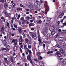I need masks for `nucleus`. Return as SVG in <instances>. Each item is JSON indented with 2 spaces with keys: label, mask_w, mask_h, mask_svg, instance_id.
Segmentation results:
<instances>
[{
  "label": "nucleus",
  "mask_w": 66,
  "mask_h": 66,
  "mask_svg": "<svg viewBox=\"0 0 66 66\" xmlns=\"http://www.w3.org/2000/svg\"><path fill=\"white\" fill-rule=\"evenodd\" d=\"M57 24L58 25H60V21H58L57 22Z\"/></svg>",
  "instance_id": "obj_50"
},
{
  "label": "nucleus",
  "mask_w": 66,
  "mask_h": 66,
  "mask_svg": "<svg viewBox=\"0 0 66 66\" xmlns=\"http://www.w3.org/2000/svg\"><path fill=\"white\" fill-rule=\"evenodd\" d=\"M32 26V23H30L29 24V27H31Z\"/></svg>",
  "instance_id": "obj_52"
},
{
  "label": "nucleus",
  "mask_w": 66,
  "mask_h": 66,
  "mask_svg": "<svg viewBox=\"0 0 66 66\" xmlns=\"http://www.w3.org/2000/svg\"><path fill=\"white\" fill-rule=\"evenodd\" d=\"M20 51L21 53H22V50L21 49V48H20Z\"/></svg>",
  "instance_id": "obj_63"
},
{
  "label": "nucleus",
  "mask_w": 66,
  "mask_h": 66,
  "mask_svg": "<svg viewBox=\"0 0 66 66\" xmlns=\"http://www.w3.org/2000/svg\"><path fill=\"white\" fill-rule=\"evenodd\" d=\"M22 35L23 36V38H24L25 37H26V36H25V34H22Z\"/></svg>",
  "instance_id": "obj_47"
},
{
  "label": "nucleus",
  "mask_w": 66,
  "mask_h": 66,
  "mask_svg": "<svg viewBox=\"0 0 66 66\" xmlns=\"http://www.w3.org/2000/svg\"><path fill=\"white\" fill-rule=\"evenodd\" d=\"M20 6H21V7H23V5H22V4H20Z\"/></svg>",
  "instance_id": "obj_60"
},
{
  "label": "nucleus",
  "mask_w": 66,
  "mask_h": 66,
  "mask_svg": "<svg viewBox=\"0 0 66 66\" xmlns=\"http://www.w3.org/2000/svg\"><path fill=\"white\" fill-rule=\"evenodd\" d=\"M36 22L37 23H39V24H42V21L40 20H39L37 21Z\"/></svg>",
  "instance_id": "obj_11"
},
{
  "label": "nucleus",
  "mask_w": 66,
  "mask_h": 66,
  "mask_svg": "<svg viewBox=\"0 0 66 66\" xmlns=\"http://www.w3.org/2000/svg\"><path fill=\"white\" fill-rule=\"evenodd\" d=\"M20 17V14H19L18 15V17L17 18V19H18Z\"/></svg>",
  "instance_id": "obj_40"
},
{
  "label": "nucleus",
  "mask_w": 66,
  "mask_h": 66,
  "mask_svg": "<svg viewBox=\"0 0 66 66\" xmlns=\"http://www.w3.org/2000/svg\"><path fill=\"white\" fill-rule=\"evenodd\" d=\"M35 24L34 23H32V26H34Z\"/></svg>",
  "instance_id": "obj_61"
},
{
  "label": "nucleus",
  "mask_w": 66,
  "mask_h": 66,
  "mask_svg": "<svg viewBox=\"0 0 66 66\" xmlns=\"http://www.w3.org/2000/svg\"><path fill=\"white\" fill-rule=\"evenodd\" d=\"M55 33V32L54 31H53L52 32L51 34L52 35H53Z\"/></svg>",
  "instance_id": "obj_24"
},
{
  "label": "nucleus",
  "mask_w": 66,
  "mask_h": 66,
  "mask_svg": "<svg viewBox=\"0 0 66 66\" xmlns=\"http://www.w3.org/2000/svg\"><path fill=\"white\" fill-rule=\"evenodd\" d=\"M58 40L59 41H62L64 40V38L62 37H59L58 38Z\"/></svg>",
  "instance_id": "obj_9"
},
{
  "label": "nucleus",
  "mask_w": 66,
  "mask_h": 66,
  "mask_svg": "<svg viewBox=\"0 0 66 66\" xmlns=\"http://www.w3.org/2000/svg\"><path fill=\"white\" fill-rule=\"evenodd\" d=\"M7 26H10V24H9V22H7Z\"/></svg>",
  "instance_id": "obj_46"
},
{
  "label": "nucleus",
  "mask_w": 66,
  "mask_h": 66,
  "mask_svg": "<svg viewBox=\"0 0 66 66\" xmlns=\"http://www.w3.org/2000/svg\"><path fill=\"white\" fill-rule=\"evenodd\" d=\"M21 48H22L23 49V45L22 44H21Z\"/></svg>",
  "instance_id": "obj_59"
},
{
  "label": "nucleus",
  "mask_w": 66,
  "mask_h": 66,
  "mask_svg": "<svg viewBox=\"0 0 66 66\" xmlns=\"http://www.w3.org/2000/svg\"><path fill=\"white\" fill-rule=\"evenodd\" d=\"M38 7H39L40 6V5H42V4H41V3L39 2L38 3Z\"/></svg>",
  "instance_id": "obj_28"
},
{
  "label": "nucleus",
  "mask_w": 66,
  "mask_h": 66,
  "mask_svg": "<svg viewBox=\"0 0 66 66\" xmlns=\"http://www.w3.org/2000/svg\"><path fill=\"white\" fill-rule=\"evenodd\" d=\"M45 46H46V45H45V44H43V48H45Z\"/></svg>",
  "instance_id": "obj_54"
},
{
  "label": "nucleus",
  "mask_w": 66,
  "mask_h": 66,
  "mask_svg": "<svg viewBox=\"0 0 66 66\" xmlns=\"http://www.w3.org/2000/svg\"><path fill=\"white\" fill-rule=\"evenodd\" d=\"M31 31H34V28H31Z\"/></svg>",
  "instance_id": "obj_53"
},
{
  "label": "nucleus",
  "mask_w": 66,
  "mask_h": 66,
  "mask_svg": "<svg viewBox=\"0 0 66 66\" xmlns=\"http://www.w3.org/2000/svg\"><path fill=\"white\" fill-rule=\"evenodd\" d=\"M26 50L27 51V52H29V50H29V49H28V48H27L26 49Z\"/></svg>",
  "instance_id": "obj_36"
},
{
  "label": "nucleus",
  "mask_w": 66,
  "mask_h": 66,
  "mask_svg": "<svg viewBox=\"0 0 66 66\" xmlns=\"http://www.w3.org/2000/svg\"><path fill=\"white\" fill-rule=\"evenodd\" d=\"M6 17H11V16L9 15L8 14H7V13L6 14Z\"/></svg>",
  "instance_id": "obj_43"
},
{
  "label": "nucleus",
  "mask_w": 66,
  "mask_h": 66,
  "mask_svg": "<svg viewBox=\"0 0 66 66\" xmlns=\"http://www.w3.org/2000/svg\"><path fill=\"white\" fill-rule=\"evenodd\" d=\"M51 36V34L48 33L47 35V36L48 37H49Z\"/></svg>",
  "instance_id": "obj_15"
},
{
  "label": "nucleus",
  "mask_w": 66,
  "mask_h": 66,
  "mask_svg": "<svg viewBox=\"0 0 66 66\" xmlns=\"http://www.w3.org/2000/svg\"><path fill=\"white\" fill-rule=\"evenodd\" d=\"M56 55H57L58 57H61V53L60 52H57L56 53Z\"/></svg>",
  "instance_id": "obj_6"
},
{
  "label": "nucleus",
  "mask_w": 66,
  "mask_h": 66,
  "mask_svg": "<svg viewBox=\"0 0 66 66\" xmlns=\"http://www.w3.org/2000/svg\"><path fill=\"white\" fill-rule=\"evenodd\" d=\"M27 48V45H24V49H26Z\"/></svg>",
  "instance_id": "obj_26"
},
{
  "label": "nucleus",
  "mask_w": 66,
  "mask_h": 66,
  "mask_svg": "<svg viewBox=\"0 0 66 66\" xmlns=\"http://www.w3.org/2000/svg\"><path fill=\"white\" fill-rule=\"evenodd\" d=\"M30 35L31 36H32V38H34V37H35V38H36V34L32 32H30Z\"/></svg>",
  "instance_id": "obj_2"
},
{
  "label": "nucleus",
  "mask_w": 66,
  "mask_h": 66,
  "mask_svg": "<svg viewBox=\"0 0 66 66\" xmlns=\"http://www.w3.org/2000/svg\"><path fill=\"white\" fill-rule=\"evenodd\" d=\"M27 36L28 39H30L31 38V37L29 35V34H27Z\"/></svg>",
  "instance_id": "obj_18"
},
{
  "label": "nucleus",
  "mask_w": 66,
  "mask_h": 66,
  "mask_svg": "<svg viewBox=\"0 0 66 66\" xmlns=\"http://www.w3.org/2000/svg\"><path fill=\"white\" fill-rule=\"evenodd\" d=\"M30 9H31V10H34V9L33 8V7L32 6H30Z\"/></svg>",
  "instance_id": "obj_31"
},
{
  "label": "nucleus",
  "mask_w": 66,
  "mask_h": 66,
  "mask_svg": "<svg viewBox=\"0 0 66 66\" xmlns=\"http://www.w3.org/2000/svg\"><path fill=\"white\" fill-rule=\"evenodd\" d=\"M57 47L59 48H60L61 47V46L60 45H57Z\"/></svg>",
  "instance_id": "obj_44"
},
{
  "label": "nucleus",
  "mask_w": 66,
  "mask_h": 66,
  "mask_svg": "<svg viewBox=\"0 0 66 66\" xmlns=\"http://www.w3.org/2000/svg\"><path fill=\"white\" fill-rule=\"evenodd\" d=\"M63 45L64 46H66V43H63Z\"/></svg>",
  "instance_id": "obj_48"
},
{
  "label": "nucleus",
  "mask_w": 66,
  "mask_h": 66,
  "mask_svg": "<svg viewBox=\"0 0 66 66\" xmlns=\"http://www.w3.org/2000/svg\"><path fill=\"white\" fill-rule=\"evenodd\" d=\"M27 31H28V32H29V34H30V33H31V32H30V31H29V29H27Z\"/></svg>",
  "instance_id": "obj_51"
},
{
  "label": "nucleus",
  "mask_w": 66,
  "mask_h": 66,
  "mask_svg": "<svg viewBox=\"0 0 66 66\" xmlns=\"http://www.w3.org/2000/svg\"><path fill=\"white\" fill-rule=\"evenodd\" d=\"M8 4L7 3H5L4 5V8L5 9H7L8 7Z\"/></svg>",
  "instance_id": "obj_8"
},
{
  "label": "nucleus",
  "mask_w": 66,
  "mask_h": 66,
  "mask_svg": "<svg viewBox=\"0 0 66 66\" xmlns=\"http://www.w3.org/2000/svg\"><path fill=\"white\" fill-rule=\"evenodd\" d=\"M31 57H32V55H29L28 56H27V57L28 60V61L31 60Z\"/></svg>",
  "instance_id": "obj_5"
},
{
  "label": "nucleus",
  "mask_w": 66,
  "mask_h": 66,
  "mask_svg": "<svg viewBox=\"0 0 66 66\" xmlns=\"http://www.w3.org/2000/svg\"><path fill=\"white\" fill-rule=\"evenodd\" d=\"M34 5L35 6H38V3H35L34 4Z\"/></svg>",
  "instance_id": "obj_23"
},
{
  "label": "nucleus",
  "mask_w": 66,
  "mask_h": 66,
  "mask_svg": "<svg viewBox=\"0 0 66 66\" xmlns=\"http://www.w3.org/2000/svg\"><path fill=\"white\" fill-rule=\"evenodd\" d=\"M28 52L29 53V55H32V53L31 52V50H29V51Z\"/></svg>",
  "instance_id": "obj_19"
},
{
  "label": "nucleus",
  "mask_w": 66,
  "mask_h": 66,
  "mask_svg": "<svg viewBox=\"0 0 66 66\" xmlns=\"http://www.w3.org/2000/svg\"><path fill=\"white\" fill-rule=\"evenodd\" d=\"M11 61L12 63H14V61H13V59L11 58Z\"/></svg>",
  "instance_id": "obj_35"
},
{
  "label": "nucleus",
  "mask_w": 66,
  "mask_h": 66,
  "mask_svg": "<svg viewBox=\"0 0 66 66\" xmlns=\"http://www.w3.org/2000/svg\"><path fill=\"white\" fill-rule=\"evenodd\" d=\"M15 5H16V4L15 3H13L12 5V6H13V7H14Z\"/></svg>",
  "instance_id": "obj_30"
},
{
  "label": "nucleus",
  "mask_w": 66,
  "mask_h": 66,
  "mask_svg": "<svg viewBox=\"0 0 66 66\" xmlns=\"http://www.w3.org/2000/svg\"><path fill=\"white\" fill-rule=\"evenodd\" d=\"M38 42H39V45H40V44L41 43L42 41H41V39H40V38H39L38 39Z\"/></svg>",
  "instance_id": "obj_16"
},
{
  "label": "nucleus",
  "mask_w": 66,
  "mask_h": 66,
  "mask_svg": "<svg viewBox=\"0 0 66 66\" xmlns=\"http://www.w3.org/2000/svg\"><path fill=\"white\" fill-rule=\"evenodd\" d=\"M4 27H3L1 29L0 32H2V33H3V32H4Z\"/></svg>",
  "instance_id": "obj_10"
},
{
  "label": "nucleus",
  "mask_w": 66,
  "mask_h": 66,
  "mask_svg": "<svg viewBox=\"0 0 66 66\" xmlns=\"http://www.w3.org/2000/svg\"><path fill=\"white\" fill-rule=\"evenodd\" d=\"M6 48L7 50H10V46L9 45H7L6 47Z\"/></svg>",
  "instance_id": "obj_17"
},
{
  "label": "nucleus",
  "mask_w": 66,
  "mask_h": 66,
  "mask_svg": "<svg viewBox=\"0 0 66 66\" xmlns=\"http://www.w3.org/2000/svg\"><path fill=\"white\" fill-rule=\"evenodd\" d=\"M25 18V19H26V20H30V17H28V16H27V17H26Z\"/></svg>",
  "instance_id": "obj_20"
},
{
  "label": "nucleus",
  "mask_w": 66,
  "mask_h": 66,
  "mask_svg": "<svg viewBox=\"0 0 66 66\" xmlns=\"http://www.w3.org/2000/svg\"><path fill=\"white\" fill-rule=\"evenodd\" d=\"M5 62H6V63L8 64H9V61L7 60H6V61H5Z\"/></svg>",
  "instance_id": "obj_41"
},
{
  "label": "nucleus",
  "mask_w": 66,
  "mask_h": 66,
  "mask_svg": "<svg viewBox=\"0 0 66 66\" xmlns=\"http://www.w3.org/2000/svg\"><path fill=\"white\" fill-rule=\"evenodd\" d=\"M19 42L22 43L23 42V40L20 39H19Z\"/></svg>",
  "instance_id": "obj_22"
},
{
  "label": "nucleus",
  "mask_w": 66,
  "mask_h": 66,
  "mask_svg": "<svg viewBox=\"0 0 66 66\" xmlns=\"http://www.w3.org/2000/svg\"><path fill=\"white\" fill-rule=\"evenodd\" d=\"M21 19L22 20H24V18L23 17L21 18Z\"/></svg>",
  "instance_id": "obj_49"
},
{
  "label": "nucleus",
  "mask_w": 66,
  "mask_h": 66,
  "mask_svg": "<svg viewBox=\"0 0 66 66\" xmlns=\"http://www.w3.org/2000/svg\"><path fill=\"white\" fill-rule=\"evenodd\" d=\"M17 30L19 33H21L22 32V29L21 28H18V29Z\"/></svg>",
  "instance_id": "obj_7"
},
{
  "label": "nucleus",
  "mask_w": 66,
  "mask_h": 66,
  "mask_svg": "<svg viewBox=\"0 0 66 66\" xmlns=\"http://www.w3.org/2000/svg\"><path fill=\"white\" fill-rule=\"evenodd\" d=\"M60 22H61V23H63V21L62 20H60Z\"/></svg>",
  "instance_id": "obj_55"
},
{
  "label": "nucleus",
  "mask_w": 66,
  "mask_h": 66,
  "mask_svg": "<svg viewBox=\"0 0 66 66\" xmlns=\"http://www.w3.org/2000/svg\"><path fill=\"white\" fill-rule=\"evenodd\" d=\"M64 12L63 11L61 13V14H60L59 16V18H60L61 19L62 18V17L64 16Z\"/></svg>",
  "instance_id": "obj_4"
},
{
  "label": "nucleus",
  "mask_w": 66,
  "mask_h": 66,
  "mask_svg": "<svg viewBox=\"0 0 66 66\" xmlns=\"http://www.w3.org/2000/svg\"><path fill=\"white\" fill-rule=\"evenodd\" d=\"M1 2H2V3H3L4 2V0H1Z\"/></svg>",
  "instance_id": "obj_58"
},
{
  "label": "nucleus",
  "mask_w": 66,
  "mask_h": 66,
  "mask_svg": "<svg viewBox=\"0 0 66 66\" xmlns=\"http://www.w3.org/2000/svg\"><path fill=\"white\" fill-rule=\"evenodd\" d=\"M13 20H11V24H13Z\"/></svg>",
  "instance_id": "obj_56"
},
{
  "label": "nucleus",
  "mask_w": 66,
  "mask_h": 66,
  "mask_svg": "<svg viewBox=\"0 0 66 66\" xmlns=\"http://www.w3.org/2000/svg\"><path fill=\"white\" fill-rule=\"evenodd\" d=\"M4 38H5V39L6 40L7 39V37L6 36H5L4 37Z\"/></svg>",
  "instance_id": "obj_57"
},
{
  "label": "nucleus",
  "mask_w": 66,
  "mask_h": 66,
  "mask_svg": "<svg viewBox=\"0 0 66 66\" xmlns=\"http://www.w3.org/2000/svg\"><path fill=\"white\" fill-rule=\"evenodd\" d=\"M31 44H28V48L29 49H30L31 48Z\"/></svg>",
  "instance_id": "obj_25"
},
{
  "label": "nucleus",
  "mask_w": 66,
  "mask_h": 66,
  "mask_svg": "<svg viewBox=\"0 0 66 66\" xmlns=\"http://www.w3.org/2000/svg\"><path fill=\"white\" fill-rule=\"evenodd\" d=\"M60 51L61 53H63V49H62V48L60 49Z\"/></svg>",
  "instance_id": "obj_27"
},
{
  "label": "nucleus",
  "mask_w": 66,
  "mask_h": 66,
  "mask_svg": "<svg viewBox=\"0 0 66 66\" xmlns=\"http://www.w3.org/2000/svg\"><path fill=\"white\" fill-rule=\"evenodd\" d=\"M25 42L27 43H28V42H29V40H28V39L27 38L25 39Z\"/></svg>",
  "instance_id": "obj_29"
},
{
  "label": "nucleus",
  "mask_w": 66,
  "mask_h": 66,
  "mask_svg": "<svg viewBox=\"0 0 66 66\" xmlns=\"http://www.w3.org/2000/svg\"><path fill=\"white\" fill-rule=\"evenodd\" d=\"M18 40L17 39H13L11 42V44H13V45H15L17 46L18 44Z\"/></svg>",
  "instance_id": "obj_1"
},
{
  "label": "nucleus",
  "mask_w": 66,
  "mask_h": 66,
  "mask_svg": "<svg viewBox=\"0 0 66 66\" xmlns=\"http://www.w3.org/2000/svg\"><path fill=\"white\" fill-rule=\"evenodd\" d=\"M14 27H15V28H16V29H17V28H19L18 27H17V25L15 24H14Z\"/></svg>",
  "instance_id": "obj_32"
},
{
  "label": "nucleus",
  "mask_w": 66,
  "mask_h": 66,
  "mask_svg": "<svg viewBox=\"0 0 66 66\" xmlns=\"http://www.w3.org/2000/svg\"><path fill=\"white\" fill-rule=\"evenodd\" d=\"M21 26L22 27H25V26H26V25L22 23Z\"/></svg>",
  "instance_id": "obj_37"
},
{
  "label": "nucleus",
  "mask_w": 66,
  "mask_h": 66,
  "mask_svg": "<svg viewBox=\"0 0 66 66\" xmlns=\"http://www.w3.org/2000/svg\"><path fill=\"white\" fill-rule=\"evenodd\" d=\"M37 34H38V38H40V35H39V31L38 30L37 31Z\"/></svg>",
  "instance_id": "obj_21"
},
{
  "label": "nucleus",
  "mask_w": 66,
  "mask_h": 66,
  "mask_svg": "<svg viewBox=\"0 0 66 66\" xmlns=\"http://www.w3.org/2000/svg\"><path fill=\"white\" fill-rule=\"evenodd\" d=\"M47 31V27H45L43 30V34H44V35H46V34H47V32L46 31Z\"/></svg>",
  "instance_id": "obj_3"
},
{
  "label": "nucleus",
  "mask_w": 66,
  "mask_h": 66,
  "mask_svg": "<svg viewBox=\"0 0 66 66\" xmlns=\"http://www.w3.org/2000/svg\"><path fill=\"white\" fill-rule=\"evenodd\" d=\"M22 9L21 8H17L16 9V10L17 11H22Z\"/></svg>",
  "instance_id": "obj_12"
},
{
  "label": "nucleus",
  "mask_w": 66,
  "mask_h": 66,
  "mask_svg": "<svg viewBox=\"0 0 66 66\" xmlns=\"http://www.w3.org/2000/svg\"><path fill=\"white\" fill-rule=\"evenodd\" d=\"M2 50H6V48L2 47Z\"/></svg>",
  "instance_id": "obj_39"
},
{
  "label": "nucleus",
  "mask_w": 66,
  "mask_h": 66,
  "mask_svg": "<svg viewBox=\"0 0 66 66\" xmlns=\"http://www.w3.org/2000/svg\"><path fill=\"white\" fill-rule=\"evenodd\" d=\"M51 18H48L47 19V21H50V20H51Z\"/></svg>",
  "instance_id": "obj_45"
},
{
  "label": "nucleus",
  "mask_w": 66,
  "mask_h": 66,
  "mask_svg": "<svg viewBox=\"0 0 66 66\" xmlns=\"http://www.w3.org/2000/svg\"><path fill=\"white\" fill-rule=\"evenodd\" d=\"M30 21L31 22H33V20H30Z\"/></svg>",
  "instance_id": "obj_64"
},
{
  "label": "nucleus",
  "mask_w": 66,
  "mask_h": 66,
  "mask_svg": "<svg viewBox=\"0 0 66 66\" xmlns=\"http://www.w3.org/2000/svg\"><path fill=\"white\" fill-rule=\"evenodd\" d=\"M54 29V27H51L50 28V30L51 31H53Z\"/></svg>",
  "instance_id": "obj_13"
},
{
  "label": "nucleus",
  "mask_w": 66,
  "mask_h": 66,
  "mask_svg": "<svg viewBox=\"0 0 66 66\" xmlns=\"http://www.w3.org/2000/svg\"><path fill=\"white\" fill-rule=\"evenodd\" d=\"M7 60V58H5V57H4V62L5 61H6Z\"/></svg>",
  "instance_id": "obj_42"
},
{
  "label": "nucleus",
  "mask_w": 66,
  "mask_h": 66,
  "mask_svg": "<svg viewBox=\"0 0 66 66\" xmlns=\"http://www.w3.org/2000/svg\"><path fill=\"white\" fill-rule=\"evenodd\" d=\"M6 40H5L4 41V43H3V44H6Z\"/></svg>",
  "instance_id": "obj_34"
},
{
  "label": "nucleus",
  "mask_w": 66,
  "mask_h": 66,
  "mask_svg": "<svg viewBox=\"0 0 66 66\" xmlns=\"http://www.w3.org/2000/svg\"><path fill=\"white\" fill-rule=\"evenodd\" d=\"M60 35V34L59 33H58L55 36V38H57Z\"/></svg>",
  "instance_id": "obj_14"
},
{
  "label": "nucleus",
  "mask_w": 66,
  "mask_h": 66,
  "mask_svg": "<svg viewBox=\"0 0 66 66\" xmlns=\"http://www.w3.org/2000/svg\"><path fill=\"white\" fill-rule=\"evenodd\" d=\"M62 24L64 26H66V22H65L62 23Z\"/></svg>",
  "instance_id": "obj_38"
},
{
  "label": "nucleus",
  "mask_w": 66,
  "mask_h": 66,
  "mask_svg": "<svg viewBox=\"0 0 66 66\" xmlns=\"http://www.w3.org/2000/svg\"><path fill=\"white\" fill-rule=\"evenodd\" d=\"M25 66H28V64H27V63H25Z\"/></svg>",
  "instance_id": "obj_62"
},
{
  "label": "nucleus",
  "mask_w": 66,
  "mask_h": 66,
  "mask_svg": "<svg viewBox=\"0 0 66 66\" xmlns=\"http://www.w3.org/2000/svg\"><path fill=\"white\" fill-rule=\"evenodd\" d=\"M36 54H37V55L38 56H39V55H40V54H39V52H37Z\"/></svg>",
  "instance_id": "obj_33"
}]
</instances>
